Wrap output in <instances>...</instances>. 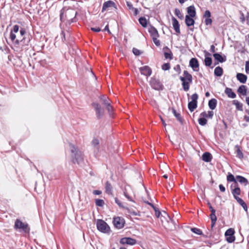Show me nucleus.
I'll list each match as a JSON object with an SVG mask.
<instances>
[{"instance_id": "1", "label": "nucleus", "mask_w": 249, "mask_h": 249, "mask_svg": "<svg viewBox=\"0 0 249 249\" xmlns=\"http://www.w3.org/2000/svg\"><path fill=\"white\" fill-rule=\"evenodd\" d=\"M77 14V11L73 9H67L65 10L64 8H63L60 11V19L61 22L67 20L68 23L71 24L77 21V19L76 18Z\"/></svg>"}, {"instance_id": "2", "label": "nucleus", "mask_w": 249, "mask_h": 249, "mask_svg": "<svg viewBox=\"0 0 249 249\" xmlns=\"http://www.w3.org/2000/svg\"><path fill=\"white\" fill-rule=\"evenodd\" d=\"M69 148L71 152V161L73 163L80 164L84 161V156L78 147L75 145L69 143Z\"/></svg>"}, {"instance_id": "3", "label": "nucleus", "mask_w": 249, "mask_h": 249, "mask_svg": "<svg viewBox=\"0 0 249 249\" xmlns=\"http://www.w3.org/2000/svg\"><path fill=\"white\" fill-rule=\"evenodd\" d=\"M184 76H180L179 79L182 82V86L184 90L187 91L189 89L190 84L193 82L192 75L187 71H184Z\"/></svg>"}, {"instance_id": "4", "label": "nucleus", "mask_w": 249, "mask_h": 249, "mask_svg": "<svg viewBox=\"0 0 249 249\" xmlns=\"http://www.w3.org/2000/svg\"><path fill=\"white\" fill-rule=\"evenodd\" d=\"M15 230H19L22 231L24 233H29L30 228L29 225L26 223L22 222L20 219H17L15 222L14 226Z\"/></svg>"}, {"instance_id": "5", "label": "nucleus", "mask_w": 249, "mask_h": 249, "mask_svg": "<svg viewBox=\"0 0 249 249\" xmlns=\"http://www.w3.org/2000/svg\"><path fill=\"white\" fill-rule=\"evenodd\" d=\"M149 84L151 87L156 90L160 91L164 89V86L160 79L155 76L152 77L150 78Z\"/></svg>"}, {"instance_id": "6", "label": "nucleus", "mask_w": 249, "mask_h": 249, "mask_svg": "<svg viewBox=\"0 0 249 249\" xmlns=\"http://www.w3.org/2000/svg\"><path fill=\"white\" fill-rule=\"evenodd\" d=\"M97 229L101 232L104 233L108 232L110 228L107 224L102 219H98L96 223Z\"/></svg>"}, {"instance_id": "7", "label": "nucleus", "mask_w": 249, "mask_h": 249, "mask_svg": "<svg viewBox=\"0 0 249 249\" xmlns=\"http://www.w3.org/2000/svg\"><path fill=\"white\" fill-rule=\"evenodd\" d=\"M91 105L95 109L96 118L100 119L103 116L104 109L101 107L100 104L97 102H93Z\"/></svg>"}, {"instance_id": "8", "label": "nucleus", "mask_w": 249, "mask_h": 249, "mask_svg": "<svg viewBox=\"0 0 249 249\" xmlns=\"http://www.w3.org/2000/svg\"><path fill=\"white\" fill-rule=\"evenodd\" d=\"M235 233L234 230L232 228H230L228 229L225 233V236L226 237V240L229 243H231L234 242L235 240V237L234 235Z\"/></svg>"}, {"instance_id": "9", "label": "nucleus", "mask_w": 249, "mask_h": 249, "mask_svg": "<svg viewBox=\"0 0 249 249\" xmlns=\"http://www.w3.org/2000/svg\"><path fill=\"white\" fill-rule=\"evenodd\" d=\"M114 8L115 10H117V6L114 2L112 0H107L105 1L102 6V12H104L105 11L112 10Z\"/></svg>"}, {"instance_id": "10", "label": "nucleus", "mask_w": 249, "mask_h": 249, "mask_svg": "<svg viewBox=\"0 0 249 249\" xmlns=\"http://www.w3.org/2000/svg\"><path fill=\"white\" fill-rule=\"evenodd\" d=\"M205 238H209L211 239L212 242L213 243H217L218 242L220 239V234L217 233H212L210 229H208V231H206V233L205 235Z\"/></svg>"}, {"instance_id": "11", "label": "nucleus", "mask_w": 249, "mask_h": 249, "mask_svg": "<svg viewBox=\"0 0 249 249\" xmlns=\"http://www.w3.org/2000/svg\"><path fill=\"white\" fill-rule=\"evenodd\" d=\"M113 223L115 228L121 229L124 227L125 220L123 218L117 216L114 218Z\"/></svg>"}, {"instance_id": "12", "label": "nucleus", "mask_w": 249, "mask_h": 249, "mask_svg": "<svg viewBox=\"0 0 249 249\" xmlns=\"http://www.w3.org/2000/svg\"><path fill=\"white\" fill-rule=\"evenodd\" d=\"M31 38V36L28 35L27 36H23L20 39H17L15 42V45L18 46L21 43L22 45H28L30 42Z\"/></svg>"}, {"instance_id": "13", "label": "nucleus", "mask_w": 249, "mask_h": 249, "mask_svg": "<svg viewBox=\"0 0 249 249\" xmlns=\"http://www.w3.org/2000/svg\"><path fill=\"white\" fill-rule=\"evenodd\" d=\"M120 243L122 245L133 246L137 243V240L131 237H123L120 239Z\"/></svg>"}, {"instance_id": "14", "label": "nucleus", "mask_w": 249, "mask_h": 249, "mask_svg": "<svg viewBox=\"0 0 249 249\" xmlns=\"http://www.w3.org/2000/svg\"><path fill=\"white\" fill-rule=\"evenodd\" d=\"M139 71L141 74L145 76L147 78L149 77L152 73V70L148 66H144L139 68Z\"/></svg>"}, {"instance_id": "15", "label": "nucleus", "mask_w": 249, "mask_h": 249, "mask_svg": "<svg viewBox=\"0 0 249 249\" xmlns=\"http://www.w3.org/2000/svg\"><path fill=\"white\" fill-rule=\"evenodd\" d=\"M213 56L215 60V66L218 64L219 63H223L227 60L226 56L225 55L222 56L220 53H214L213 54Z\"/></svg>"}, {"instance_id": "16", "label": "nucleus", "mask_w": 249, "mask_h": 249, "mask_svg": "<svg viewBox=\"0 0 249 249\" xmlns=\"http://www.w3.org/2000/svg\"><path fill=\"white\" fill-rule=\"evenodd\" d=\"M211 17V12L208 10H206L203 14V18H205L204 23L206 26L212 25L213 21Z\"/></svg>"}, {"instance_id": "17", "label": "nucleus", "mask_w": 249, "mask_h": 249, "mask_svg": "<svg viewBox=\"0 0 249 249\" xmlns=\"http://www.w3.org/2000/svg\"><path fill=\"white\" fill-rule=\"evenodd\" d=\"M91 145L94 154H98L100 147L99 140L96 138H94L91 142Z\"/></svg>"}, {"instance_id": "18", "label": "nucleus", "mask_w": 249, "mask_h": 249, "mask_svg": "<svg viewBox=\"0 0 249 249\" xmlns=\"http://www.w3.org/2000/svg\"><path fill=\"white\" fill-rule=\"evenodd\" d=\"M189 66L194 71H197L199 70V63L196 58H192L189 61Z\"/></svg>"}, {"instance_id": "19", "label": "nucleus", "mask_w": 249, "mask_h": 249, "mask_svg": "<svg viewBox=\"0 0 249 249\" xmlns=\"http://www.w3.org/2000/svg\"><path fill=\"white\" fill-rule=\"evenodd\" d=\"M148 32L152 38L159 37L160 35L157 29L152 25H150L148 28Z\"/></svg>"}, {"instance_id": "20", "label": "nucleus", "mask_w": 249, "mask_h": 249, "mask_svg": "<svg viewBox=\"0 0 249 249\" xmlns=\"http://www.w3.org/2000/svg\"><path fill=\"white\" fill-rule=\"evenodd\" d=\"M173 28L177 34H180V25L178 20L174 17L172 18Z\"/></svg>"}, {"instance_id": "21", "label": "nucleus", "mask_w": 249, "mask_h": 249, "mask_svg": "<svg viewBox=\"0 0 249 249\" xmlns=\"http://www.w3.org/2000/svg\"><path fill=\"white\" fill-rule=\"evenodd\" d=\"M99 99L102 104V105L106 106H108L111 104V101L109 98L105 95H101L99 97Z\"/></svg>"}, {"instance_id": "22", "label": "nucleus", "mask_w": 249, "mask_h": 249, "mask_svg": "<svg viewBox=\"0 0 249 249\" xmlns=\"http://www.w3.org/2000/svg\"><path fill=\"white\" fill-rule=\"evenodd\" d=\"M163 50L164 51H168L167 52H164V56L166 59H169L170 60L173 59V53H172V51H171V50L167 46L164 47L163 48Z\"/></svg>"}, {"instance_id": "23", "label": "nucleus", "mask_w": 249, "mask_h": 249, "mask_svg": "<svg viewBox=\"0 0 249 249\" xmlns=\"http://www.w3.org/2000/svg\"><path fill=\"white\" fill-rule=\"evenodd\" d=\"M234 188L232 190L231 193L234 198L236 199V198L239 197L238 196L240 195L241 194V190L239 187L238 184H237L236 185H233Z\"/></svg>"}, {"instance_id": "24", "label": "nucleus", "mask_w": 249, "mask_h": 249, "mask_svg": "<svg viewBox=\"0 0 249 249\" xmlns=\"http://www.w3.org/2000/svg\"><path fill=\"white\" fill-rule=\"evenodd\" d=\"M172 113L174 114V116L176 118L177 120L181 124H183L184 120L181 116L179 113H178L176 111V109L174 108H172Z\"/></svg>"}, {"instance_id": "25", "label": "nucleus", "mask_w": 249, "mask_h": 249, "mask_svg": "<svg viewBox=\"0 0 249 249\" xmlns=\"http://www.w3.org/2000/svg\"><path fill=\"white\" fill-rule=\"evenodd\" d=\"M105 192L106 193L109 195H112L113 194V188L111 184V183L109 182V181H107L105 183Z\"/></svg>"}, {"instance_id": "26", "label": "nucleus", "mask_w": 249, "mask_h": 249, "mask_svg": "<svg viewBox=\"0 0 249 249\" xmlns=\"http://www.w3.org/2000/svg\"><path fill=\"white\" fill-rule=\"evenodd\" d=\"M234 150L236 157L240 159H242L244 158V154L241 150L240 146L238 144L235 145Z\"/></svg>"}, {"instance_id": "27", "label": "nucleus", "mask_w": 249, "mask_h": 249, "mask_svg": "<svg viewBox=\"0 0 249 249\" xmlns=\"http://www.w3.org/2000/svg\"><path fill=\"white\" fill-rule=\"evenodd\" d=\"M237 79L241 83L244 84L247 80V76L241 73H237L236 74Z\"/></svg>"}, {"instance_id": "28", "label": "nucleus", "mask_w": 249, "mask_h": 249, "mask_svg": "<svg viewBox=\"0 0 249 249\" xmlns=\"http://www.w3.org/2000/svg\"><path fill=\"white\" fill-rule=\"evenodd\" d=\"M213 159L212 154L208 152L204 153L202 156V159L203 161L209 162H210Z\"/></svg>"}, {"instance_id": "29", "label": "nucleus", "mask_w": 249, "mask_h": 249, "mask_svg": "<svg viewBox=\"0 0 249 249\" xmlns=\"http://www.w3.org/2000/svg\"><path fill=\"white\" fill-rule=\"evenodd\" d=\"M194 17H191L188 15L185 16V24L187 26L190 27L195 24V21L193 18Z\"/></svg>"}, {"instance_id": "30", "label": "nucleus", "mask_w": 249, "mask_h": 249, "mask_svg": "<svg viewBox=\"0 0 249 249\" xmlns=\"http://www.w3.org/2000/svg\"><path fill=\"white\" fill-rule=\"evenodd\" d=\"M187 13L188 14V16L191 17H195L196 15V11L195 6L193 5H191L187 7Z\"/></svg>"}, {"instance_id": "31", "label": "nucleus", "mask_w": 249, "mask_h": 249, "mask_svg": "<svg viewBox=\"0 0 249 249\" xmlns=\"http://www.w3.org/2000/svg\"><path fill=\"white\" fill-rule=\"evenodd\" d=\"M225 93L229 98H235L236 96V94L232 91V89L230 88H226L225 89Z\"/></svg>"}, {"instance_id": "32", "label": "nucleus", "mask_w": 249, "mask_h": 249, "mask_svg": "<svg viewBox=\"0 0 249 249\" xmlns=\"http://www.w3.org/2000/svg\"><path fill=\"white\" fill-rule=\"evenodd\" d=\"M217 103V101L216 99L215 98L211 99L208 102V106L209 108L212 110L214 109L216 107Z\"/></svg>"}, {"instance_id": "33", "label": "nucleus", "mask_w": 249, "mask_h": 249, "mask_svg": "<svg viewBox=\"0 0 249 249\" xmlns=\"http://www.w3.org/2000/svg\"><path fill=\"white\" fill-rule=\"evenodd\" d=\"M227 179L228 182H234L233 184L231 185V188L232 187L233 185L238 184L237 180H236V178L235 179L234 176L230 173H229V174L227 177Z\"/></svg>"}, {"instance_id": "34", "label": "nucleus", "mask_w": 249, "mask_h": 249, "mask_svg": "<svg viewBox=\"0 0 249 249\" xmlns=\"http://www.w3.org/2000/svg\"><path fill=\"white\" fill-rule=\"evenodd\" d=\"M144 202L150 206L154 209L155 212V215L157 217L159 218L160 216L161 213L158 208L156 207L152 203L149 202V201H144Z\"/></svg>"}, {"instance_id": "35", "label": "nucleus", "mask_w": 249, "mask_h": 249, "mask_svg": "<svg viewBox=\"0 0 249 249\" xmlns=\"http://www.w3.org/2000/svg\"><path fill=\"white\" fill-rule=\"evenodd\" d=\"M236 178L237 181H239L241 184H244L245 186L247 185L249 183L248 179L243 176H236Z\"/></svg>"}, {"instance_id": "36", "label": "nucleus", "mask_w": 249, "mask_h": 249, "mask_svg": "<svg viewBox=\"0 0 249 249\" xmlns=\"http://www.w3.org/2000/svg\"><path fill=\"white\" fill-rule=\"evenodd\" d=\"M223 74V69L220 66L216 67L214 71V74L217 77L221 76Z\"/></svg>"}, {"instance_id": "37", "label": "nucleus", "mask_w": 249, "mask_h": 249, "mask_svg": "<svg viewBox=\"0 0 249 249\" xmlns=\"http://www.w3.org/2000/svg\"><path fill=\"white\" fill-rule=\"evenodd\" d=\"M247 87L245 85H241L239 86L237 89V92L243 96L247 95Z\"/></svg>"}, {"instance_id": "38", "label": "nucleus", "mask_w": 249, "mask_h": 249, "mask_svg": "<svg viewBox=\"0 0 249 249\" xmlns=\"http://www.w3.org/2000/svg\"><path fill=\"white\" fill-rule=\"evenodd\" d=\"M232 104L235 106L237 110L239 111H243V104L241 103L240 102H239L238 100H233Z\"/></svg>"}, {"instance_id": "39", "label": "nucleus", "mask_w": 249, "mask_h": 249, "mask_svg": "<svg viewBox=\"0 0 249 249\" xmlns=\"http://www.w3.org/2000/svg\"><path fill=\"white\" fill-rule=\"evenodd\" d=\"M197 107V103L189 102L188 105V107L191 112H193Z\"/></svg>"}, {"instance_id": "40", "label": "nucleus", "mask_w": 249, "mask_h": 249, "mask_svg": "<svg viewBox=\"0 0 249 249\" xmlns=\"http://www.w3.org/2000/svg\"><path fill=\"white\" fill-rule=\"evenodd\" d=\"M191 231L197 234V235H202L203 237H205V234H204L202 231H201V230L199 229H198V228H191Z\"/></svg>"}, {"instance_id": "41", "label": "nucleus", "mask_w": 249, "mask_h": 249, "mask_svg": "<svg viewBox=\"0 0 249 249\" xmlns=\"http://www.w3.org/2000/svg\"><path fill=\"white\" fill-rule=\"evenodd\" d=\"M140 24L144 28L146 27L147 22L146 19L144 17H141L139 19Z\"/></svg>"}, {"instance_id": "42", "label": "nucleus", "mask_w": 249, "mask_h": 249, "mask_svg": "<svg viewBox=\"0 0 249 249\" xmlns=\"http://www.w3.org/2000/svg\"><path fill=\"white\" fill-rule=\"evenodd\" d=\"M205 65L207 67H210L212 63V59L210 56H206L204 59Z\"/></svg>"}, {"instance_id": "43", "label": "nucleus", "mask_w": 249, "mask_h": 249, "mask_svg": "<svg viewBox=\"0 0 249 249\" xmlns=\"http://www.w3.org/2000/svg\"><path fill=\"white\" fill-rule=\"evenodd\" d=\"M175 14L178 17V18L180 19H182L184 18L183 15L181 13L180 11L178 9L176 8L175 10Z\"/></svg>"}, {"instance_id": "44", "label": "nucleus", "mask_w": 249, "mask_h": 249, "mask_svg": "<svg viewBox=\"0 0 249 249\" xmlns=\"http://www.w3.org/2000/svg\"><path fill=\"white\" fill-rule=\"evenodd\" d=\"M198 123L200 125L204 126L207 123V120L206 118L200 117L198 120Z\"/></svg>"}, {"instance_id": "45", "label": "nucleus", "mask_w": 249, "mask_h": 249, "mask_svg": "<svg viewBox=\"0 0 249 249\" xmlns=\"http://www.w3.org/2000/svg\"><path fill=\"white\" fill-rule=\"evenodd\" d=\"M95 202L96 205L97 206L103 207L105 204V202L103 199H96Z\"/></svg>"}, {"instance_id": "46", "label": "nucleus", "mask_w": 249, "mask_h": 249, "mask_svg": "<svg viewBox=\"0 0 249 249\" xmlns=\"http://www.w3.org/2000/svg\"><path fill=\"white\" fill-rule=\"evenodd\" d=\"M161 69L163 71L169 70L170 69V64L169 63L163 64L161 66Z\"/></svg>"}, {"instance_id": "47", "label": "nucleus", "mask_w": 249, "mask_h": 249, "mask_svg": "<svg viewBox=\"0 0 249 249\" xmlns=\"http://www.w3.org/2000/svg\"><path fill=\"white\" fill-rule=\"evenodd\" d=\"M192 101L191 102L197 103V99L198 98V95L196 93L193 94L191 96Z\"/></svg>"}, {"instance_id": "48", "label": "nucleus", "mask_w": 249, "mask_h": 249, "mask_svg": "<svg viewBox=\"0 0 249 249\" xmlns=\"http://www.w3.org/2000/svg\"><path fill=\"white\" fill-rule=\"evenodd\" d=\"M106 107L108 113L111 116L113 112V107L111 105V104H110L108 106H106Z\"/></svg>"}, {"instance_id": "49", "label": "nucleus", "mask_w": 249, "mask_h": 249, "mask_svg": "<svg viewBox=\"0 0 249 249\" xmlns=\"http://www.w3.org/2000/svg\"><path fill=\"white\" fill-rule=\"evenodd\" d=\"M10 38L11 41L15 44V40H17L16 39V35H15V33H13L12 32H10Z\"/></svg>"}, {"instance_id": "50", "label": "nucleus", "mask_w": 249, "mask_h": 249, "mask_svg": "<svg viewBox=\"0 0 249 249\" xmlns=\"http://www.w3.org/2000/svg\"><path fill=\"white\" fill-rule=\"evenodd\" d=\"M132 52L134 53V54L136 56H139L142 53V52L140 51V50L136 48H133Z\"/></svg>"}, {"instance_id": "51", "label": "nucleus", "mask_w": 249, "mask_h": 249, "mask_svg": "<svg viewBox=\"0 0 249 249\" xmlns=\"http://www.w3.org/2000/svg\"><path fill=\"white\" fill-rule=\"evenodd\" d=\"M159 37H155L154 38H152L153 41L154 43V44L158 47L160 46V40L158 39V38Z\"/></svg>"}, {"instance_id": "52", "label": "nucleus", "mask_w": 249, "mask_h": 249, "mask_svg": "<svg viewBox=\"0 0 249 249\" xmlns=\"http://www.w3.org/2000/svg\"><path fill=\"white\" fill-rule=\"evenodd\" d=\"M115 203L120 207L122 208H125V207L123 205L122 203L121 202L120 200H119L117 197L115 198Z\"/></svg>"}, {"instance_id": "53", "label": "nucleus", "mask_w": 249, "mask_h": 249, "mask_svg": "<svg viewBox=\"0 0 249 249\" xmlns=\"http://www.w3.org/2000/svg\"><path fill=\"white\" fill-rule=\"evenodd\" d=\"M174 70L176 71L178 74H180V72H181V69H180V66L179 64H178L177 65H176L174 67Z\"/></svg>"}, {"instance_id": "54", "label": "nucleus", "mask_w": 249, "mask_h": 249, "mask_svg": "<svg viewBox=\"0 0 249 249\" xmlns=\"http://www.w3.org/2000/svg\"><path fill=\"white\" fill-rule=\"evenodd\" d=\"M18 30H19V26L18 25H15L13 26V28L11 30V32H12L13 33H17L18 32Z\"/></svg>"}, {"instance_id": "55", "label": "nucleus", "mask_w": 249, "mask_h": 249, "mask_svg": "<svg viewBox=\"0 0 249 249\" xmlns=\"http://www.w3.org/2000/svg\"><path fill=\"white\" fill-rule=\"evenodd\" d=\"M237 202L241 206H242L243 205H244L245 204H246V203L244 201V200L243 199H242L240 197H237V198H236V199H235Z\"/></svg>"}, {"instance_id": "56", "label": "nucleus", "mask_w": 249, "mask_h": 249, "mask_svg": "<svg viewBox=\"0 0 249 249\" xmlns=\"http://www.w3.org/2000/svg\"><path fill=\"white\" fill-rule=\"evenodd\" d=\"M26 32L25 29L23 28H21L20 29V34L21 37H23L25 35Z\"/></svg>"}, {"instance_id": "57", "label": "nucleus", "mask_w": 249, "mask_h": 249, "mask_svg": "<svg viewBox=\"0 0 249 249\" xmlns=\"http://www.w3.org/2000/svg\"><path fill=\"white\" fill-rule=\"evenodd\" d=\"M210 217L211 218V221H216L217 220V217L215 215V214H211L210 215Z\"/></svg>"}, {"instance_id": "58", "label": "nucleus", "mask_w": 249, "mask_h": 249, "mask_svg": "<svg viewBox=\"0 0 249 249\" xmlns=\"http://www.w3.org/2000/svg\"><path fill=\"white\" fill-rule=\"evenodd\" d=\"M213 116V111H208L207 114V118L212 119Z\"/></svg>"}, {"instance_id": "59", "label": "nucleus", "mask_w": 249, "mask_h": 249, "mask_svg": "<svg viewBox=\"0 0 249 249\" xmlns=\"http://www.w3.org/2000/svg\"><path fill=\"white\" fill-rule=\"evenodd\" d=\"M245 71L247 73L249 71V61H246V62Z\"/></svg>"}, {"instance_id": "60", "label": "nucleus", "mask_w": 249, "mask_h": 249, "mask_svg": "<svg viewBox=\"0 0 249 249\" xmlns=\"http://www.w3.org/2000/svg\"><path fill=\"white\" fill-rule=\"evenodd\" d=\"M91 30L95 32H99L101 31V29L99 27H91Z\"/></svg>"}, {"instance_id": "61", "label": "nucleus", "mask_w": 249, "mask_h": 249, "mask_svg": "<svg viewBox=\"0 0 249 249\" xmlns=\"http://www.w3.org/2000/svg\"><path fill=\"white\" fill-rule=\"evenodd\" d=\"M124 195L128 199V200H129L130 201L134 202V201L132 199V198L128 195V194L127 193L124 192Z\"/></svg>"}, {"instance_id": "62", "label": "nucleus", "mask_w": 249, "mask_h": 249, "mask_svg": "<svg viewBox=\"0 0 249 249\" xmlns=\"http://www.w3.org/2000/svg\"><path fill=\"white\" fill-rule=\"evenodd\" d=\"M126 5H127V6L128 7V8L129 9L133 10V8H134V7H133V5H132V4L130 2L127 1L126 2Z\"/></svg>"}, {"instance_id": "63", "label": "nucleus", "mask_w": 249, "mask_h": 249, "mask_svg": "<svg viewBox=\"0 0 249 249\" xmlns=\"http://www.w3.org/2000/svg\"><path fill=\"white\" fill-rule=\"evenodd\" d=\"M240 19L242 23L244 22L246 20V18H245L244 15L243 13H241V17L240 18Z\"/></svg>"}, {"instance_id": "64", "label": "nucleus", "mask_w": 249, "mask_h": 249, "mask_svg": "<svg viewBox=\"0 0 249 249\" xmlns=\"http://www.w3.org/2000/svg\"><path fill=\"white\" fill-rule=\"evenodd\" d=\"M200 115L202 118H207V113L205 111H203L202 113H201Z\"/></svg>"}]
</instances>
